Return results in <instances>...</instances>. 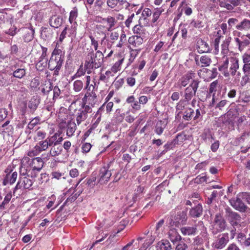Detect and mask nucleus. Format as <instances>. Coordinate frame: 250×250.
<instances>
[{"mask_svg":"<svg viewBox=\"0 0 250 250\" xmlns=\"http://www.w3.org/2000/svg\"><path fill=\"white\" fill-rule=\"evenodd\" d=\"M104 55L100 51H97L95 53H89L86 58L84 67L87 74H89L93 69L100 67L103 62Z\"/></svg>","mask_w":250,"mask_h":250,"instance_id":"obj_1","label":"nucleus"},{"mask_svg":"<svg viewBox=\"0 0 250 250\" xmlns=\"http://www.w3.org/2000/svg\"><path fill=\"white\" fill-rule=\"evenodd\" d=\"M199 81L198 80H193L190 84L185 89L184 92L181 93L184 100L187 102L190 101L195 95L199 87Z\"/></svg>","mask_w":250,"mask_h":250,"instance_id":"obj_2","label":"nucleus"},{"mask_svg":"<svg viewBox=\"0 0 250 250\" xmlns=\"http://www.w3.org/2000/svg\"><path fill=\"white\" fill-rule=\"evenodd\" d=\"M63 60L61 55L52 53L51 57L48 62V68L50 70H54L55 75H58V72L62 66Z\"/></svg>","mask_w":250,"mask_h":250,"instance_id":"obj_3","label":"nucleus"},{"mask_svg":"<svg viewBox=\"0 0 250 250\" xmlns=\"http://www.w3.org/2000/svg\"><path fill=\"white\" fill-rule=\"evenodd\" d=\"M205 229V227L202 222H199L193 227H184L181 229L182 233L184 235H196L200 230L201 232Z\"/></svg>","mask_w":250,"mask_h":250,"instance_id":"obj_4","label":"nucleus"},{"mask_svg":"<svg viewBox=\"0 0 250 250\" xmlns=\"http://www.w3.org/2000/svg\"><path fill=\"white\" fill-rule=\"evenodd\" d=\"M229 242V236L228 233H222L218 236L212 243V247L217 250H221L225 247Z\"/></svg>","mask_w":250,"mask_h":250,"instance_id":"obj_5","label":"nucleus"},{"mask_svg":"<svg viewBox=\"0 0 250 250\" xmlns=\"http://www.w3.org/2000/svg\"><path fill=\"white\" fill-rule=\"evenodd\" d=\"M226 226V221L222 216L220 214H216L212 225L213 232H221L225 229Z\"/></svg>","mask_w":250,"mask_h":250,"instance_id":"obj_6","label":"nucleus"},{"mask_svg":"<svg viewBox=\"0 0 250 250\" xmlns=\"http://www.w3.org/2000/svg\"><path fill=\"white\" fill-rule=\"evenodd\" d=\"M243 200L244 201L242 193L238 194L236 198L230 199L229 202L234 208L240 211L244 212L246 210L247 206L244 204Z\"/></svg>","mask_w":250,"mask_h":250,"instance_id":"obj_7","label":"nucleus"},{"mask_svg":"<svg viewBox=\"0 0 250 250\" xmlns=\"http://www.w3.org/2000/svg\"><path fill=\"white\" fill-rule=\"evenodd\" d=\"M109 168V166L108 165L107 166L103 167L100 169L98 180L101 184H106L109 180L112 174Z\"/></svg>","mask_w":250,"mask_h":250,"instance_id":"obj_8","label":"nucleus"},{"mask_svg":"<svg viewBox=\"0 0 250 250\" xmlns=\"http://www.w3.org/2000/svg\"><path fill=\"white\" fill-rule=\"evenodd\" d=\"M50 145L47 141V138L44 141H40L34 147V150L32 151H29L28 155L29 156L37 155L40 152L47 150Z\"/></svg>","mask_w":250,"mask_h":250,"instance_id":"obj_9","label":"nucleus"},{"mask_svg":"<svg viewBox=\"0 0 250 250\" xmlns=\"http://www.w3.org/2000/svg\"><path fill=\"white\" fill-rule=\"evenodd\" d=\"M195 73L192 71H188L187 74L183 76L178 81L177 85L178 87L181 88L187 86L195 77Z\"/></svg>","mask_w":250,"mask_h":250,"instance_id":"obj_10","label":"nucleus"},{"mask_svg":"<svg viewBox=\"0 0 250 250\" xmlns=\"http://www.w3.org/2000/svg\"><path fill=\"white\" fill-rule=\"evenodd\" d=\"M28 162L29 163V167L31 169L33 173L40 171L43 166V161L40 157L34 158L31 160L29 159Z\"/></svg>","mask_w":250,"mask_h":250,"instance_id":"obj_11","label":"nucleus"},{"mask_svg":"<svg viewBox=\"0 0 250 250\" xmlns=\"http://www.w3.org/2000/svg\"><path fill=\"white\" fill-rule=\"evenodd\" d=\"M239 59L237 57H231L229 58V70H228L229 73V75H231L234 76L236 74L237 71L239 68Z\"/></svg>","mask_w":250,"mask_h":250,"instance_id":"obj_12","label":"nucleus"},{"mask_svg":"<svg viewBox=\"0 0 250 250\" xmlns=\"http://www.w3.org/2000/svg\"><path fill=\"white\" fill-rule=\"evenodd\" d=\"M229 58L223 56L222 60L218 62V69L221 71L226 77L229 76L228 71Z\"/></svg>","mask_w":250,"mask_h":250,"instance_id":"obj_13","label":"nucleus"},{"mask_svg":"<svg viewBox=\"0 0 250 250\" xmlns=\"http://www.w3.org/2000/svg\"><path fill=\"white\" fill-rule=\"evenodd\" d=\"M227 216L228 220L233 227L237 226L241 222V218L236 212L228 210Z\"/></svg>","mask_w":250,"mask_h":250,"instance_id":"obj_14","label":"nucleus"},{"mask_svg":"<svg viewBox=\"0 0 250 250\" xmlns=\"http://www.w3.org/2000/svg\"><path fill=\"white\" fill-rule=\"evenodd\" d=\"M29 161V158L28 157H25L23 158L21 162V166L20 168V172L21 175L25 176L27 175L28 176H34L35 177V174H33V172L31 170V169L29 167H27L24 164V162H27Z\"/></svg>","mask_w":250,"mask_h":250,"instance_id":"obj_15","label":"nucleus"},{"mask_svg":"<svg viewBox=\"0 0 250 250\" xmlns=\"http://www.w3.org/2000/svg\"><path fill=\"white\" fill-rule=\"evenodd\" d=\"M83 103L85 104L90 105L91 106L93 105L96 103V94L93 91L91 92L87 91L83 99Z\"/></svg>","mask_w":250,"mask_h":250,"instance_id":"obj_16","label":"nucleus"},{"mask_svg":"<svg viewBox=\"0 0 250 250\" xmlns=\"http://www.w3.org/2000/svg\"><path fill=\"white\" fill-rule=\"evenodd\" d=\"M195 61L196 65L201 67L208 66L212 62L211 58L207 55H203L200 58L196 57Z\"/></svg>","mask_w":250,"mask_h":250,"instance_id":"obj_17","label":"nucleus"},{"mask_svg":"<svg viewBox=\"0 0 250 250\" xmlns=\"http://www.w3.org/2000/svg\"><path fill=\"white\" fill-rule=\"evenodd\" d=\"M129 44L134 48H139L143 44L144 40L141 36L133 35L128 38Z\"/></svg>","mask_w":250,"mask_h":250,"instance_id":"obj_18","label":"nucleus"},{"mask_svg":"<svg viewBox=\"0 0 250 250\" xmlns=\"http://www.w3.org/2000/svg\"><path fill=\"white\" fill-rule=\"evenodd\" d=\"M63 140V138L61 136V133L56 132L52 136L47 138V141H48L50 146L53 145H60Z\"/></svg>","mask_w":250,"mask_h":250,"instance_id":"obj_19","label":"nucleus"},{"mask_svg":"<svg viewBox=\"0 0 250 250\" xmlns=\"http://www.w3.org/2000/svg\"><path fill=\"white\" fill-rule=\"evenodd\" d=\"M163 11V9L161 8H156L154 10L152 13V19L151 20V26L152 27L156 26L157 27V30L159 29V26L160 25L159 24V21L158 20Z\"/></svg>","mask_w":250,"mask_h":250,"instance_id":"obj_20","label":"nucleus"},{"mask_svg":"<svg viewBox=\"0 0 250 250\" xmlns=\"http://www.w3.org/2000/svg\"><path fill=\"white\" fill-rule=\"evenodd\" d=\"M197 49L199 53H203L208 52L210 48L207 42L202 39H199L197 42Z\"/></svg>","mask_w":250,"mask_h":250,"instance_id":"obj_21","label":"nucleus"},{"mask_svg":"<svg viewBox=\"0 0 250 250\" xmlns=\"http://www.w3.org/2000/svg\"><path fill=\"white\" fill-rule=\"evenodd\" d=\"M102 23L104 24H107L106 27H105V31H111L115 26L116 21L114 18L109 16L106 18L103 19Z\"/></svg>","mask_w":250,"mask_h":250,"instance_id":"obj_22","label":"nucleus"},{"mask_svg":"<svg viewBox=\"0 0 250 250\" xmlns=\"http://www.w3.org/2000/svg\"><path fill=\"white\" fill-rule=\"evenodd\" d=\"M32 184L33 181L32 180L26 177H24L20 179V181L17 184L16 188H21L23 187L24 188L29 189Z\"/></svg>","mask_w":250,"mask_h":250,"instance_id":"obj_23","label":"nucleus"},{"mask_svg":"<svg viewBox=\"0 0 250 250\" xmlns=\"http://www.w3.org/2000/svg\"><path fill=\"white\" fill-rule=\"evenodd\" d=\"M221 87L217 81L212 82L209 88V95L212 94V103L215 102V94L217 91L220 90Z\"/></svg>","mask_w":250,"mask_h":250,"instance_id":"obj_24","label":"nucleus"},{"mask_svg":"<svg viewBox=\"0 0 250 250\" xmlns=\"http://www.w3.org/2000/svg\"><path fill=\"white\" fill-rule=\"evenodd\" d=\"M168 236L169 239L173 243L180 241L181 239V236L178 234L176 229L174 228H171L169 229L168 232Z\"/></svg>","mask_w":250,"mask_h":250,"instance_id":"obj_25","label":"nucleus"},{"mask_svg":"<svg viewBox=\"0 0 250 250\" xmlns=\"http://www.w3.org/2000/svg\"><path fill=\"white\" fill-rule=\"evenodd\" d=\"M231 40V38L230 37H228L221 44V54L223 56L227 57L228 54L229 52V46Z\"/></svg>","mask_w":250,"mask_h":250,"instance_id":"obj_26","label":"nucleus"},{"mask_svg":"<svg viewBox=\"0 0 250 250\" xmlns=\"http://www.w3.org/2000/svg\"><path fill=\"white\" fill-rule=\"evenodd\" d=\"M236 28L240 31L250 30V20L245 19L236 26Z\"/></svg>","mask_w":250,"mask_h":250,"instance_id":"obj_27","label":"nucleus"},{"mask_svg":"<svg viewBox=\"0 0 250 250\" xmlns=\"http://www.w3.org/2000/svg\"><path fill=\"white\" fill-rule=\"evenodd\" d=\"M49 154L52 157H56L59 155L62 151V147L60 145H53L50 146Z\"/></svg>","mask_w":250,"mask_h":250,"instance_id":"obj_28","label":"nucleus"},{"mask_svg":"<svg viewBox=\"0 0 250 250\" xmlns=\"http://www.w3.org/2000/svg\"><path fill=\"white\" fill-rule=\"evenodd\" d=\"M202 206L201 204H198L195 207L193 208L189 211L190 215L193 217H199L202 213Z\"/></svg>","mask_w":250,"mask_h":250,"instance_id":"obj_29","label":"nucleus"},{"mask_svg":"<svg viewBox=\"0 0 250 250\" xmlns=\"http://www.w3.org/2000/svg\"><path fill=\"white\" fill-rule=\"evenodd\" d=\"M87 118V115L85 112L79 109L76 113V120L78 125H79L81 123L84 121Z\"/></svg>","mask_w":250,"mask_h":250,"instance_id":"obj_30","label":"nucleus"},{"mask_svg":"<svg viewBox=\"0 0 250 250\" xmlns=\"http://www.w3.org/2000/svg\"><path fill=\"white\" fill-rule=\"evenodd\" d=\"M17 175L18 174L16 172H13L12 174H7L4 179V184L6 185L7 184H13L17 179Z\"/></svg>","mask_w":250,"mask_h":250,"instance_id":"obj_31","label":"nucleus"},{"mask_svg":"<svg viewBox=\"0 0 250 250\" xmlns=\"http://www.w3.org/2000/svg\"><path fill=\"white\" fill-rule=\"evenodd\" d=\"M157 247L159 248L161 250H169L171 249V245L167 240L163 239L159 242L157 244Z\"/></svg>","mask_w":250,"mask_h":250,"instance_id":"obj_32","label":"nucleus"},{"mask_svg":"<svg viewBox=\"0 0 250 250\" xmlns=\"http://www.w3.org/2000/svg\"><path fill=\"white\" fill-rule=\"evenodd\" d=\"M124 118V113H122L120 109H118L115 111L112 121L115 122V123H120L122 122Z\"/></svg>","mask_w":250,"mask_h":250,"instance_id":"obj_33","label":"nucleus"},{"mask_svg":"<svg viewBox=\"0 0 250 250\" xmlns=\"http://www.w3.org/2000/svg\"><path fill=\"white\" fill-rule=\"evenodd\" d=\"M50 25L54 28L59 27L62 23V19L57 16L52 17L49 21Z\"/></svg>","mask_w":250,"mask_h":250,"instance_id":"obj_34","label":"nucleus"},{"mask_svg":"<svg viewBox=\"0 0 250 250\" xmlns=\"http://www.w3.org/2000/svg\"><path fill=\"white\" fill-rule=\"evenodd\" d=\"M228 0H219L218 1V5L222 8H225L229 10H231L233 9V6L229 3Z\"/></svg>","mask_w":250,"mask_h":250,"instance_id":"obj_35","label":"nucleus"},{"mask_svg":"<svg viewBox=\"0 0 250 250\" xmlns=\"http://www.w3.org/2000/svg\"><path fill=\"white\" fill-rule=\"evenodd\" d=\"M164 223V220L163 219H162L160 220L158 223L157 224L156 227V230L154 232V233L157 235V236L161 238L162 236V227Z\"/></svg>","mask_w":250,"mask_h":250,"instance_id":"obj_36","label":"nucleus"},{"mask_svg":"<svg viewBox=\"0 0 250 250\" xmlns=\"http://www.w3.org/2000/svg\"><path fill=\"white\" fill-rule=\"evenodd\" d=\"M76 129V125L74 123L70 122L67 125L66 130V135L68 137H71L73 135Z\"/></svg>","mask_w":250,"mask_h":250,"instance_id":"obj_37","label":"nucleus"},{"mask_svg":"<svg viewBox=\"0 0 250 250\" xmlns=\"http://www.w3.org/2000/svg\"><path fill=\"white\" fill-rule=\"evenodd\" d=\"M246 37L248 39H244L241 41V44L239 47V51L240 52L243 51L244 49L250 44V34H247Z\"/></svg>","mask_w":250,"mask_h":250,"instance_id":"obj_38","label":"nucleus"},{"mask_svg":"<svg viewBox=\"0 0 250 250\" xmlns=\"http://www.w3.org/2000/svg\"><path fill=\"white\" fill-rule=\"evenodd\" d=\"M165 126L166 125L162 121H158L156 125L155 132L159 135L162 134Z\"/></svg>","mask_w":250,"mask_h":250,"instance_id":"obj_39","label":"nucleus"},{"mask_svg":"<svg viewBox=\"0 0 250 250\" xmlns=\"http://www.w3.org/2000/svg\"><path fill=\"white\" fill-rule=\"evenodd\" d=\"M42 54L40 58L39 62H42V63H41V64L42 65L43 64H45V65H46L47 62V59L46 58L47 49L46 47L42 46Z\"/></svg>","mask_w":250,"mask_h":250,"instance_id":"obj_40","label":"nucleus"},{"mask_svg":"<svg viewBox=\"0 0 250 250\" xmlns=\"http://www.w3.org/2000/svg\"><path fill=\"white\" fill-rule=\"evenodd\" d=\"M145 26H143L141 24H139L134 26L133 28V32L134 34L137 35H142L145 33V29L144 28Z\"/></svg>","mask_w":250,"mask_h":250,"instance_id":"obj_41","label":"nucleus"},{"mask_svg":"<svg viewBox=\"0 0 250 250\" xmlns=\"http://www.w3.org/2000/svg\"><path fill=\"white\" fill-rule=\"evenodd\" d=\"M34 31L31 29H26L24 36V40L25 42H29L33 39Z\"/></svg>","mask_w":250,"mask_h":250,"instance_id":"obj_42","label":"nucleus"},{"mask_svg":"<svg viewBox=\"0 0 250 250\" xmlns=\"http://www.w3.org/2000/svg\"><path fill=\"white\" fill-rule=\"evenodd\" d=\"M124 61V59H122L116 62L112 66L111 70L114 73H116L121 70V65Z\"/></svg>","mask_w":250,"mask_h":250,"instance_id":"obj_43","label":"nucleus"},{"mask_svg":"<svg viewBox=\"0 0 250 250\" xmlns=\"http://www.w3.org/2000/svg\"><path fill=\"white\" fill-rule=\"evenodd\" d=\"M26 74L25 70L23 68H19L16 70L13 73L14 77L21 79Z\"/></svg>","mask_w":250,"mask_h":250,"instance_id":"obj_44","label":"nucleus"},{"mask_svg":"<svg viewBox=\"0 0 250 250\" xmlns=\"http://www.w3.org/2000/svg\"><path fill=\"white\" fill-rule=\"evenodd\" d=\"M64 29H66V32L69 37H74L76 35V26L72 24L70 26L67 25Z\"/></svg>","mask_w":250,"mask_h":250,"instance_id":"obj_45","label":"nucleus"},{"mask_svg":"<svg viewBox=\"0 0 250 250\" xmlns=\"http://www.w3.org/2000/svg\"><path fill=\"white\" fill-rule=\"evenodd\" d=\"M140 51V49H130V57L129 59V62L130 63H132L134 61V59L136 58V57L138 55Z\"/></svg>","mask_w":250,"mask_h":250,"instance_id":"obj_46","label":"nucleus"},{"mask_svg":"<svg viewBox=\"0 0 250 250\" xmlns=\"http://www.w3.org/2000/svg\"><path fill=\"white\" fill-rule=\"evenodd\" d=\"M83 83L81 80H76L73 83V89L76 92L80 91L83 87Z\"/></svg>","mask_w":250,"mask_h":250,"instance_id":"obj_47","label":"nucleus"},{"mask_svg":"<svg viewBox=\"0 0 250 250\" xmlns=\"http://www.w3.org/2000/svg\"><path fill=\"white\" fill-rule=\"evenodd\" d=\"M157 237H158L157 235L154 233L153 235L147 238L144 244V247L147 248L151 245Z\"/></svg>","mask_w":250,"mask_h":250,"instance_id":"obj_48","label":"nucleus"},{"mask_svg":"<svg viewBox=\"0 0 250 250\" xmlns=\"http://www.w3.org/2000/svg\"><path fill=\"white\" fill-rule=\"evenodd\" d=\"M194 110L191 108L187 109L184 113L183 118L184 120L189 121L190 120L192 117Z\"/></svg>","mask_w":250,"mask_h":250,"instance_id":"obj_49","label":"nucleus"},{"mask_svg":"<svg viewBox=\"0 0 250 250\" xmlns=\"http://www.w3.org/2000/svg\"><path fill=\"white\" fill-rule=\"evenodd\" d=\"M46 133L42 130H37L36 132L34 139L36 140H40L44 139L46 137Z\"/></svg>","mask_w":250,"mask_h":250,"instance_id":"obj_50","label":"nucleus"},{"mask_svg":"<svg viewBox=\"0 0 250 250\" xmlns=\"http://www.w3.org/2000/svg\"><path fill=\"white\" fill-rule=\"evenodd\" d=\"M77 17V11L76 10H72L70 13L69 21L71 24H76V22L75 21Z\"/></svg>","mask_w":250,"mask_h":250,"instance_id":"obj_51","label":"nucleus"},{"mask_svg":"<svg viewBox=\"0 0 250 250\" xmlns=\"http://www.w3.org/2000/svg\"><path fill=\"white\" fill-rule=\"evenodd\" d=\"M85 68H83V65H81L79 69L77 70V72L72 76V79L80 77L84 75L85 72Z\"/></svg>","mask_w":250,"mask_h":250,"instance_id":"obj_52","label":"nucleus"},{"mask_svg":"<svg viewBox=\"0 0 250 250\" xmlns=\"http://www.w3.org/2000/svg\"><path fill=\"white\" fill-rule=\"evenodd\" d=\"M221 37L215 36L214 39V53L215 54H218L219 51V43Z\"/></svg>","mask_w":250,"mask_h":250,"instance_id":"obj_53","label":"nucleus"},{"mask_svg":"<svg viewBox=\"0 0 250 250\" xmlns=\"http://www.w3.org/2000/svg\"><path fill=\"white\" fill-rule=\"evenodd\" d=\"M187 101H186L185 100H180L176 106V109L177 111H182L183 110L185 106L187 105Z\"/></svg>","mask_w":250,"mask_h":250,"instance_id":"obj_54","label":"nucleus"},{"mask_svg":"<svg viewBox=\"0 0 250 250\" xmlns=\"http://www.w3.org/2000/svg\"><path fill=\"white\" fill-rule=\"evenodd\" d=\"M40 122V119L36 117L33 119L28 125V127L30 129H32L35 126L37 125Z\"/></svg>","mask_w":250,"mask_h":250,"instance_id":"obj_55","label":"nucleus"},{"mask_svg":"<svg viewBox=\"0 0 250 250\" xmlns=\"http://www.w3.org/2000/svg\"><path fill=\"white\" fill-rule=\"evenodd\" d=\"M124 83V79L117 77L114 82L113 84L116 88L119 89L123 85Z\"/></svg>","mask_w":250,"mask_h":250,"instance_id":"obj_56","label":"nucleus"},{"mask_svg":"<svg viewBox=\"0 0 250 250\" xmlns=\"http://www.w3.org/2000/svg\"><path fill=\"white\" fill-rule=\"evenodd\" d=\"M125 41L126 34H125V32L123 31L120 36L119 42L117 44L116 46L117 47H122Z\"/></svg>","mask_w":250,"mask_h":250,"instance_id":"obj_57","label":"nucleus"},{"mask_svg":"<svg viewBox=\"0 0 250 250\" xmlns=\"http://www.w3.org/2000/svg\"><path fill=\"white\" fill-rule=\"evenodd\" d=\"M139 23L142 24L143 26H148L149 25V18L143 17V16L141 15V17L139 20Z\"/></svg>","mask_w":250,"mask_h":250,"instance_id":"obj_58","label":"nucleus"},{"mask_svg":"<svg viewBox=\"0 0 250 250\" xmlns=\"http://www.w3.org/2000/svg\"><path fill=\"white\" fill-rule=\"evenodd\" d=\"M86 86L85 89L87 91H93V90L94 89V86L93 84H90V82L91 80V78L89 76H87L86 77Z\"/></svg>","mask_w":250,"mask_h":250,"instance_id":"obj_59","label":"nucleus"},{"mask_svg":"<svg viewBox=\"0 0 250 250\" xmlns=\"http://www.w3.org/2000/svg\"><path fill=\"white\" fill-rule=\"evenodd\" d=\"M105 108V104H103L98 109L97 112L95 115L96 117L97 118L96 122L99 123L101 121V114Z\"/></svg>","mask_w":250,"mask_h":250,"instance_id":"obj_60","label":"nucleus"},{"mask_svg":"<svg viewBox=\"0 0 250 250\" xmlns=\"http://www.w3.org/2000/svg\"><path fill=\"white\" fill-rule=\"evenodd\" d=\"M92 147V145L90 143H85L82 146V150L83 153H87L88 152L91 148Z\"/></svg>","mask_w":250,"mask_h":250,"instance_id":"obj_61","label":"nucleus"},{"mask_svg":"<svg viewBox=\"0 0 250 250\" xmlns=\"http://www.w3.org/2000/svg\"><path fill=\"white\" fill-rule=\"evenodd\" d=\"M242 61L244 63H248L250 62V54L245 52L242 56Z\"/></svg>","mask_w":250,"mask_h":250,"instance_id":"obj_62","label":"nucleus"},{"mask_svg":"<svg viewBox=\"0 0 250 250\" xmlns=\"http://www.w3.org/2000/svg\"><path fill=\"white\" fill-rule=\"evenodd\" d=\"M249 76H250V75L244 74V76L242 77L241 81V84L242 86L246 85L247 83L250 82Z\"/></svg>","mask_w":250,"mask_h":250,"instance_id":"obj_63","label":"nucleus"},{"mask_svg":"<svg viewBox=\"0 0 250 250\" xmlns=\"http://www.w3.org/2000/svg\"><path fill=\"white\" fill-rule=\"evenodd\" d=\"M242 69L244 74L250 75V63H244Z\"/></svg>","mask_w":250,"mask_h":250,"instance_id":"obj_64","label":"nucleus"}]
</instances>
